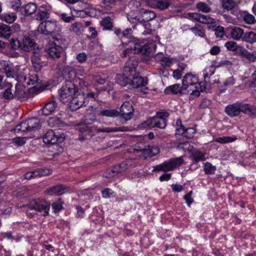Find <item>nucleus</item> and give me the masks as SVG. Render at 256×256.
Masks as SVG:
<instances>
[{
    "label": "nucleus",
    "mask_w": 256,
    "mask_h": 256,
    "mask_svg": "<svg viewBox=\"0 0 256 256\" xmlns=\"http://www.w3.org/2000/svg\"><path fill=\"white\" fill-rule=\"evenodd\" d=\"M196 132V129L194 128H185L183 126H181L180 128L176 129V133L178 134H182L186 138H191L194 136Z\"/></svg>",
    "instance_id": "aec40b11"
},
{
    "label": "nucleus",
    "mask_w": 256,
    "mask_h": 256,
    "mask_svg": "<svg viewBox=\"0 0 256 256\" xmlns=\"http://www.w3.org/2000/svg\"><path fill=\"white\" fill-rule=\"evenodd\" d=\"M142 152V156L144 158H151L158 154L160 152V149L157 146L148 145L142 149L139 150Z\"/></svg>",
    "instance_id": "ddd939ff"
},
{
    "label": "nucleus",
    "mask_w": 256,
    "mask_h": 256,
    "mask_svg": "<svg viewBox=\"0 0 256 256\" xmlns=\"http://www.w3.org/2000/svg\"><path fill=\"white\" fill-rule=\"evenodd\" d=\"M4 73L7 78H14L18 82L19 79L22 77V75L18 74V68L16 67L14 68L10 66Z\"/></svg>",
    "instance_id": "7c9ffc66"
},
{
    "label": "nucleus",
    "mask_w": 256,
    "mask_h": 256,
    "mask_svg": "<svg viewBox=\"0 0 256 256\" xmlns=\"http://www.w3.org/2000/svg\"><path fill=\"white\" fill-rule=\"evenodd\" d=\"M70 12L72 14H74V18L76 16L85 18L88 15L87 12L83 10H76L74 8H70Z\"/></svg>",
    "instance_id": "bf43d9fd"
},
{
    "label": "nucleus",
    "mask_w": 256,
    "mask_h": 256,
    "mask_svg": "<svg viewBox=\"0 0 256 256\" xmlns=\"http://www.w3.org/2000/svg\"><path fill=\"white\" fill-rule=\"evenodd\" d=\"M10 45L13 50L20 49L22 50V42L18 40L12 39L10 42Z\"/></svg>",
    "instance_id": "774afa93"
},
{
    "label": "nucleus",
    "mask_w": 256,
    "mask_h": 256,
    "mask_svg": "<svg viewBox=\"0 0 256 256\" xmlns=\"http://www.w3.org/2000/svg\"><path fill=\"white\" fill-rule=\"evenodd\" d=\"M124 171V170L122 168V163H120L119 164L114 166L110 170L108 171V172L109 173L110 176H114Z\"/></svg>",
    "instance_id": "603ef678"
},
{
    "label": "nucleus",
    "mask_w": 256,
    "mask_h": 256,
    "mask_svg": "<svg viewBox=\"0 0 256 256\" xmlns=\"http://www.w3.org/2000/svg\"><path fill=\"white\" fill-rule=\"evenodd\" d=\"M52 170L49 168H42L35 170L36 177H41L50 174Z\"/></svg>",
    "instance_id": "13d9d810"
},
{
    "label": "nucleus",
    "mask_w": 256,
    "mask_h": 256,
    "mask_svg": "<svg viewBox=\"0 0 256 256\" xmlns=\"http://www.w3.org/2000/svg\"><path fill=\"white\" fill-rule=\"evenodd\" d=\"M241 111L242 113L250 116H256V106L241 102Z\"/></svg>",
    "instance_id": "6ab92c4d"
},
{
    "label": "nucleus",
    "mask_w": 256,
    "mask_h": 256,
    "mask_svg": "<svg viewBox=\"0 0 256 256\" xmlns=\"http://www.w3.org/2000/svg\"><path fill=\"white\" fill-rule=\"evenodd\" d=\"M243 39L250 44L256 42V33L253 32H249L244 34Z\"/></svg>",
    "instance_id": "49530a36"
},
{
    "label": "nucleus",
    "mask_w": 256,
    "mask_h": 256,
    "mask_svg": "<svg viewBox=\"0 0 256 256\" xmlns=\"http://www.w3.org/2000/svg\"><path fill=\"white\" fill-rule=\"evenodd\" d=\"M14 131L16 133L29 132L26 120L24 121L17 125L14 128Z\"/></svg>",
    "instance_id": "864d4df0"
},
{
    "label": "nucleus",
    "mask_w": 256,
    "mask_h": 256,
    "mask_svg": "<svg viewBox=\"0 0 256 256\" xmlns=\"http://www.w3.org/2000/svg\"><path fill=\"white\" fill-rule=\"evenodd\" d=\"M20 208L22 210L26 211L27 214H28V210L29 208L40 212L44 216H46L48 214L50 210V203L44 199H34L31 200L28 204L22 206Z\"/></svg>",
    "instance_id": "39448f33"
},
{
    "label": "nucleus",
    "mask_w": 256,
    "mask_h": 256,
    "mask_svg": "<svg viewBox=\"0 0 256 256\" xmlns=\"http://www.w3.org/2000/svg\"><path fill=\"white\" fill-rule=\"evenodd\" d=\"M38 76L36 74H30L28 77L22 75V77L19 79V82L24 85H34L38 82Z\"/></svg>",
    "instance_id": "a211bd4d"
},
{
    "label": "nucleus",
    "mask_w": 256,
    "mask_h": 256,
    "mask_svg": "<svg viewBox=\"0 0 256 256\" xmlns=\"http://www.w3.org/2000/svg\"><path fill=\"white\" fill-rule=\"evenodd\" d=\"M183 89L186 90L191 96H198L200 92L206 90L204 83L199 82L196 75L192 73L186 74L182 80Z\"/></svg>",
    "instance_id": "f257e3e1"
},
{
    "label": "nucleus",
    "mask_w": 256,
    "mask_h": 256,
    "mask_svg": "<svg viewBox=\"0 0 256 256\" xmlns=\"http://www.w3.org/2000/svg\"><path fill=\"white\" fill-rule=\"evenodd\" d=\"M49 16L50 14L47 11L42 10H38L36 16V19L42 20L45 18H48L49 17Z\"/></svg>",
    "instance_id": "338daca9"
},
{
    "label": "nucleus",
    "mask_w": 256,
    "mask_h": 256,
    "mask_svg": "<svg viewBox=\"0 0 256 256\" xmlns=\"http://www.w3.org/2000/svg\"><path fill=\"white\" fill-rule=\"evenodd\" d=\"M24 85L22 84H16V90L14 94V96L18 99H22L28 97V90L24 86Z\"/></svg>",
    "instance_id": "b1692460"
},
{
    "label": "nucleus",
    "mask_w": 256,
    "mask_h": 256,
    "mask_svg": "<svg viewBox=\"0 0 256 256\" xmlns=\"http://www.w3.org/2000/svg\"><path fill=\"white\" fill-rule=\"evenodd\" d=\"M139 128H153L154 125L152 123V117L148 118L146 120L142 122L139 125Z\"/></svg>",
    "instance_id": "0e129e2a"
},
{
    "label": "nucleus",
    "mask_w": 256,
    "mask_h": 256,
    "mask_svg": "<svg viewBox=\"0 0 256 256\" xmlns=\"http://www.w3.org/2000/svg\"><path fill=\"white\" fill-rule=\"evenodd\" d=\"M101 24L106 30H110L112 27V23L110 17L104 18L101 22Z\"/></svg>",
    "instance_id": "69168bd1"
},
{
    "label": "nucleus",
    "mask_w": 256,
    "mask_h": 256,
    "mask_svg": "<svg viewBox=\"0 0 256 256\" xmlns=\"http://www.w3.org/2000/svg\"><path fill=\"white\" fill-rule=\"evenodd\" d=\"M114 75H108L102 74L101 75H95L94 76V80L95 82L99 84H104L106 83L108 90L112 88L114 85L113 76Z\"/></svg>",
    "instance_id": "9d476101"
},
{
    "label": "nucleus",
    "mask_w": 256,
    "mask_h": 256,
    "mask_svg": "<svg viewBox=\"0 0 256 256\" xmlns=\"http://www.w3.org/2000/svg\"><path fill=\"white\" fill-rule=\"evenodd\" d=\"M224 112L230 117L238 116L241 113V102L230 104L225 107Z\"/></svg>",
    "instance_id": "f8f14e48"
},
{
    "label": "nucleus",
    "mask_w": 256,
    "mask_h": 256,
    "mask_svg": "<svg viewBox=\"0 0 256 256\" xmlns=\"http://www.w3.org/2000/svg\"><path fill=\"white\" fill-rule=\"evenodd\" d=\"M224 46L228 50L236 52L238 54V51L240 48H242V46H238L236 42H228L225 43Z\"/></svg>",
    "instance_id": "8fccbe9b"
},
{
    "label": "nucleus",
    "mask_w": 256,
    "mask_h": 256,
    "mask_svg": "<svg viewBox=\"0 0 256 256\" xmlns=\"http://www.w3.org/2000/svg\"><path fill=\"white\" fill-rule=\"evenodd\" d=\"M37 6L34 3H28L22 8V12L26 16H30L36 12Z\"/></svg>",
    "instance_id": "2f4dec72"
},
{
    "label": "nucleus",
    "mask_w": 256,
    "mask_h": 256,
    "mask_svg": "<svg viewBox=\"0 0 256 256\" xmlns=\"http://www.w3.org/2000/svg\"><path fill=\"white\" fill-rule=\"evenodd\" d=\"M62 51V46L56 42H50L48 46L46 49L47 54L53 59L58 58Z\"/></svg>",
    "instance_id": "9b49d317"
},
{
    "label": "nucleus",
    "mask_w": 256,
    "mask_h": 256,
    "mask_svg": "<svg viewBox=\"0 0 256 256\" xmlns=\"http://www.w3.org/2000/svg\"><path fill=\"white\" fill-rule=\"evenodd\" d=\"M196 7L199 12L204 13H208L211 10L210 8L207 4L202 2H198Z\"/></svg>",
    "instance_id": "c03bdc74"
},
{
    "label": "nucleus",
    "mask_w": 256,
    "mask_h": 256,
    "mask_svg": "<svg viewBox=\"0 0 256 256\" xmlns=\"http://www.w3.org/2000/svg\"><path fill=\"white\" fill-rule=\"evenodd\" d=\"M64 188L62 185H56L50 188L46 192L49 195L60 196L64 193Z\"/></svg>",
    "instance_id": "cd10ccee"
},
{
    "label": "nucleus",
    "mask_w": 256,
    "mask_h": 256,
    "mask_svg": "<svg viewBox=\"0 0 256 256\" xmlns=\"http://www.w3.org/2000/svg\"><path fill=\"white\" fill-rule=\"evenodd\" d=\"M56 107L55 101H50L46 104L42 109V114L45 116H48L53 112Z\"/></svg>",
    "instance_id": "c85d7f7f"
},
{
    "label": "nucleus",
    "mask_w": 256,
    "mask_h": 256,
    "mask_svg": "<svg viewBox=\"0 0 256 256\" xmlns=\"http://www.w3.org/2000/svg\"><path fill=\"white\" fill-rule=\"evenodd\" d=\"M12 85L10 84H8V88L3 92L2 96L4 98L10 100L14 97V94L12 92Z\"/></svg>",
    "instance_id": "680f3d73"
},
{
    "label": "nucleus",
    "mask_w": 256,
    "mask_h": 256,
    "mask_svg": "<svg viewBox=\"0 0 256 256\" xmlns=\"http://www.w3.org/2000/svg\"><path fill=\"white\" fill-rule=\"evenodd\" d=\"M136 166V162L133 159H127L122 162V168H123L124 170L130 168L135 167Z\"/></svg>",
    "instance_id": "5fc2aeb1"
},
{
    "label": "nucleus",
    "mask_w": 256,
    "mask_h": 256,
    "mask_svg": "<svg viewBox=\"0 0 256 256\" xmlns=\"http://www.w3.org/2000/svg\"><path fill=\"white\" fill-rule=\"evenodd\" d=\"M204 170L206 174H214L216 167L210 162H206L204 164Z\"/></svg>",
    "instance_id": "3c124183"
},
{
    "label": "nucleus",
    "mask_w": 256,
    "mask_h": 256,
    "mask_svg": "<svg viewBox=\"0 0 256 256\" xmlns=\"http://www.w3.org/2000/svg\"><path fill=\"white\" fill-rule=\"evenodd\" d=\"M133 111L132 104L128 102H125L120 106L119 112L124 119L128 120L132 118Z\"/></svg>",
    "instance_id": "2eb2a0df"
},
{
    "label": "nucleus",
    "mask_w": 256,
    "mask_h": 256,
    "mask_svg": "<svg viewBox=\"0 0 256 256\" xmlns=\"http://www.w3.org/2000/svg\"><path fill=\"white\" fill-rule=\"evenodd\" d=\"M140 4L139 2L136 0H132L130 1L128 3V6L131 10V12L128 14H130L132 17H134L132 13L134 12H140Z\"/></svg>",
    "instance_id": "58836bf2"
},
{
    "label": "nucleus",
    "mask_w": 256,
    "mask_h": 256,
    "mask_svg": "<svg viewBox=\"0 0 256 256\" xmlns=\"http://www.w3.org/2000/svg\"><path fill=\"white\" fill-rule=\"evenodd\" d=\"M184 90L182 88V86H180V84H174L166 88L164 92L166 94H180Z\"/></svg>",
    "instance_id": "5701e85b"
},
{
    "label": "nucleus",
    "mask_w": 256,
    "mask_h": 256,
    "mask_svg": "<svg viewBox=\"0 0 256 256\" xmlns=\"http://www.w3.org/2000/svg\"><path fill=\"white\" fill-rule=\"evenodd\" d=\"M222 4L224 9L231 10L236 6V2L233 0H222Z\"/></svg>",
    "instance_id": "a18cd8bd"
},
{
    "label": "nucleus",
    "mask_w": 256,
    "mask_h": 256,
    "mask_svg": "<svg viewBox=\"0 0 256 256\" xmlns=\"http://www.w3.org/2000/svg\"><path fill=\"white\" fill-rule=\"evenodd\" d=\"M194 158L196 162L204 161L206 159V154L204 152L200 151H196L193 154Z\"/></svg>",
    "instance_id": "4d7b16f0"
},
{
    "label": "nucleus",
    "mask_w": 256,
    "mask_h": 256,
    "mask_svg": "<svg viewBox=\"0 0 256 256\" xmlns=\"http://www.w3.org/2000/svg\"><path fill=\"white\" fill-rule=\"evenodd\" d=\"M201 16L202 14L198 12H188L186 14V18L192 22L200 23Z\"/></svg>",
    "instance_id": "de8ad7c7"
},
{
    "label": "nucleus",
    "mask_w": 256,
    "mask_h": 256,
    "mask_svg": "<svg viewBox=\"0 0 256 256\" xmlns=\"http://www.w3.org/2000/svg\"><path fill=\"white\" fill-rule=\"evenodd\" d=\"M215 22V20L210 16L202 14L200 23L208 24H214Z\"/></svg>",
    "instance_id": "e2e57ef3"
},
{
    "label": "nucleus",
    "mask_w": 256,
    "mask_h": 256,
    "mask_svg": "<svg viewBox=\"0 0 256 256\" xmlns=\"http://www.w3.org/2000/svg\"><path fill=\"white\" fill-rule=\"evenodd\" d=\"M128 130V128L123 127H116V128H111V127H106L103 128H98L96 130V131L98 132H126Z\"/></svg>",
    "instance_id": "4c0bfd02"
},
{
    "label": "nucleus",
    "mask_w": 256,
    "mask_h": 256,
    "mask_svg": "<svg viewBox=\"0 0 256 256\" xmlns=\"http://www.w3.org/2000/svg\"><path fill=\"white\" fill-rule=\"evenodd\" d=\"M129 80V84L134 88L142 87L143 86H146L148 83L147 80L144 79V78L139 76H135V72L132 76H130Z\"/></svg>",
    "instance_id": "dca6fc26"
},
{
    "label": "nucleus",
    "mask_w": 256,
    "mask_h": 256,
    "mask_svg": "<svg viewBox=\"0 0 256 256\" xmlns=\"http://www.w3.org/2000/svg\"><path fill=\"white\" fill-rule=\"evenodd\" d=\"M138 46V49L142 54L151 57L154 55L156 44L154 40H150L143 45Z\"/></svg>",
    "instance_id": "1a4fd4ad"
},
{
    "label": "nucleus",
    "mask_w": 256,
    "mask_h": 256,
    "mask_svg": "<svg viewBox=\"0 0 256 256\" xmlns=\"http://www.w3.org/2000/svg\"><path fill=\"white\" fill-rule=\"evenodd\" d=\"M186 64H180L178 68L174 70L172 76L176 80H180L182 78V75L184 73V70L186 68Z\"/></svg>",
    "instance_id": "a19ab883"
},
{
    "label": "nucleus",
    "mask_w": 256,
    "mask_h": 256,
    "mask_svg": "<svg viewBox=\"0 0 256 256\" xmlns=\"http://www.w3.org/2000/svg\"><path fill=\"white\" fill-rule=\"evenodd\" d=\"M32 56V66L36 72L40 70L42 68L46 65V62L41 61L40 54L36 52H33Z\"/></svg>",
    "instance_id": "412c9836"
},
{
    "label": "nucleus",
    "mask_w": 256,
    "mask_h": 256,
    "mask_svg": "<svg viewBox=\"0 0 256 256\" xmlns=\"http://www.w3.org/2000/svg\"><path fill=\"white\" fill-rule=\"evenodd\" d=\"M230 34L231 37L236 40H240L244 34V30L238 26L233 27L230 30Z\"/></svg>",
    "instance_id": "bb28decb"
},
{
    "label": "nucleus",
    "mask_w": 256,
    "mask_h": 256,
    "mask_svg": "<svg viewBox=\"0 0 256 256\" xmlns=\"http://www.w3.org/2000/svg\"><path fill=\"white\" fill-rule=\"evenodd\" d=\"M254 52H250L242 47L238 51V56L242 60H248L250 62H254Z\"/></svg>",
    "instance_id": "4be33fe9"
},
{
    "label": "nucleus",
    "mask_w": 256,
    "mask_h": 256,
    "mask_svg": "<svg viewBox=\"0 0 256 256\" xmlns=\"http://www.w3.org/2000/svg\"><path fill=\"white\" fill-rule=\"evenodd\" d=\"M12 34V28L4 24L0 23V37L9 38Z\"/></svg>",
    "instance_id": "72a5a7b5"
},
{
    "label": "nucleus",
    "mask_w": 256,
    "mask_h": 256,
    "mask_svg": "<svg viewBox=\"0 0 256 256\" xmlns=\"http://www.w3.org/2000/svg\"><path fill=\"white\" fill-rule=\"evenodd\" d=\"M77 90L75 85L71 82H66L60 90V100L62 103H68L70 106V102L77 92Z\"/></svg>",
    "instance_id": "423d86ee"
},
{
    "label": "nucleus",
    "mask_w": 256,
    "mask_h": 256,
    "mask_svg": "<svg viewBox=\"0 0 256 256\" xmlns=\"http://www.w3.org/2000/svg\"><path fill=\"white\" fill-rule=\"evenodd\" d=\"M216 64L206 67L204 70V78L205 82H208L210 77L213 75L216 70Z\"/></svg>",
    "instance_id": "e433bc0d"
},
{
    "label": "nucleus",
    "mask_w": 256,
    "mask_h": 256,
    "mask_svg": "<svg viewBox=\"0 0 256 256\" xmlns=\"http://www.w3.org/2000/svg\"><path fill=\"white\" fill-rule=\"evenodd\" d=\"M156 6L154 8H157L160 10H164L168 8L172 4V0H157Z\"/></svg>",
    "instance_id": "f704fd0d"
},
{
    "label": "nucleus",
    "mask_w": 256,
    "mask_h": 256,
    "mask_svg": "<svg viewBox=\"0 0 256 256\" xmlns=\"http://www.w3.org/2000/svg\"><path fill=\"white\" fill-rule=\"evenodd\" d=\"M29 132H32L40 128L39 119L31 118L26 120Z\"/></svg>",
    "instance_id": "c756f323"
},
{
    "label": "nucleus",
    "mask_w": 256,
    "mask_h": 256,
    "mask_svg": "<svg viewBox=\"0 0 256 256\" xmlns=\"http://www.w3.org/2000/svg\"><path fill=\"white\" fill-rule=\"evenodd\" d=\"M252 80H248L246 82V85L252 94L256 98V70L252 74Z\"/></svg>",
    "instance_id": "a878e982"
},
{
    "label": "nucleus",
    "mask_w": 256,
    "mask_h": 256,
    "mask_svg": "<svg viewBox=\"0 0 256 256\" xmlns=\"http://www.w3.org/2000/svg\"><path fill=\"white\" fill-rule=\"evenodd\" d=\"M38 31L46 35L58 32L61 30L60 25L54 20L42 22L38 26Z\"/></svg>",
    "instance_id": "6e6552de"
},
{
    "label": "nucleus",
    "mask_w": 256,
    "mask_h": 256,
    "mask_svg": "<svg viewBox=\"0 0 256 256\" xmlns=\"http://www.w3.org/2000/svg\"><path fill=\"white\" fill-rule=\"evenodd\" d=\"M154 128H164L166 126V120L160 118L158 117H152Z\"/></svg>",
    "instance_id": "79ce46f5"
},
{
    "label": "nucleus",
    "mask_w": 256,
    "mask_h": 256,
    "mask_svg": "<svg viewBox=\"0 0 256 256\" xmlns=\"http://www.w3.org/2000/svg\"><path fill=\"white\" fill-rule=\"evenodd\" d=\"M22 50L26 52H30V50H34L36 44L33 39L29 36H24L22 42Z\"/></svg>",
    "instance_id": "f3484780"
},
{
    "label": "nucleus",
    "mask_w": 256,
    "mask_h": 256,
    "mask_svg": "<svg viewBox=\"0 0 256 256\" xmlns=\"http://www.w3.org/2000/svg\"><path fill=\"white\" fill-rule=\"evenodd\" d=\"M189 30L197 36L200 38H204L205 36V30L201 25L196 24L192 27H191Z\"/></svg>",
    "instance_id": "473e14b6"
},
{
    "label": "nucleus",
    "mask_w": 256,
    "mask_h": 256,
    "mask_svg": "<svg viewBox=\"0 0 256 256\" xmlns=\"http://www.w3.org/2000/svg\"><path fill=\"white\" fill-rule=\"evenodd\" d=\"M17 18L16 12H7L0 14V20L8 24L13 23Z\"/></svg>",
    "instance_id": "393cba45"
},
{
    "label": "nucleus",
    "mask_w": 256,
    "mask_h": 256,
    "mask_svg": "<svg viewBox=\"0 0 256 256\" xmlns=\"http://www.w3.org/2000/svg\"><path fill=\"white\" fill-rule=\"evenodd\" d=\"M96 98V94L94 92L80 93L77 90V92L70 102L69 107L72 110H76L86 106L90 101L94 100Z\"/></svg>",
    "instance_id": "20e7f679"
},
{
    "label": "nucleus",
    "mask_w": 256,
    "mask_h": 256,
    "mask_svg": "<svg viewBox=\"0 0 256 256\" xmlns=\"http://www.w3.org/2000/svg\"><path fill=\"white\" fill-rule=\"evenodd\" d=\"M160 62L163 67H170L173 64L172 60L168 56H163L160 59Z\"/></svg>",
    "instance_id": "052dcab7"
},
{
    "label": "nucleus",
    "mask_w": 256,
    "mask_h": 256,
    "mask_svg": "<svg viewBox=\"0 0 256 256\" xmlns=\"http://www.w3.org/2000/svg\"><path fill=\"white\" fill-rule=\"evenodd\" d=\"M237 139V137L235 136H223L222 137L216 138L214 140L220 144H225L234 142Z\"/></svg>",
    "instance_id": "c9c22d12"
},
{
    "label": "nucleus",
    "mask_w": 256,
    "mask_h": 256,
    "mask_svg": "<svg viewBox=\"0 0 256 256\" xmlns=\"http://www.w3.org/2000/svg\"><path fill=\"white\" fill-rule=\"evenodd\" d=\"M138 66V61L132 57L126 62L124 68L123 74H116L113 76L114 84L117 83L122 86H125L129 84L130 76H132L136 72V69Z\"/></svg>",
    "instance_id": "7ed1b4c3"
},
{
    "label": "nucleus",
    "mask_w": 256,
    "mask_h": 256,
    "mask_svg": "<svg viewBox=\"0 0 256 256\" xmlns=\"http://www.w3.org/2000/svg\"><path fill=\"white\" fill-rule=\"evenodd\" d=\"M48 124L50 126L62 127L65 126L64 122L59 118H50L48 120Z\"/></svg>",
    "instance_id": "37998d69"
},
{
    "label": "nucleus",
    "mask_w": 256,
    "mask_h": 256,
    "mask_svg": "<svg viewBox=\"0 0 256 256\" xmlns=\"http://www.w3.org/2000/svg\"><path fill=\"white\" fill-rule=\"evenodd\" d=\"M82 24L80 22H76L71 24L70 28V30L79 35L82 32Z\"/></svg>",
    "instance_id": "09e8293b"
},
{
    "label": "nucleus",
    "mask_w": 256,
    "mask_h": 256,
    "mask_svg": "<svg viewBox=\"0 0 256 256\" xmlns=\"http://www.w3.org/2000/svg\"><path fill=\"white\" fill-rule=\"evenodd\" d=\"M184 160L182 156L172 158L154 166L152 172L172 171L180 166Z\"/></svg>",
    "instance_id": "0eeeda50"
},
{
    "label": "nucleus",
    "mask_w": 256,
    "mask_h": 256,
    "mask_svg": "<svg viewBox=\"0 0 256 256\" xmlns=\"http://www.w3.org/2000/svg\"><path fill=\"white\" fill-rule=\"evenodd\" d=\"M62 136L58 137L52 130H50L45 134L43 138V141L46 144H53L57 142H61L62 141Z\"/></svg>",
    "instance_id": "4468645a"
},
{
    "label": "nucleus",
    "mask_w": 256,
    "mask_h": 256,
    "mask_svg": "<svg viewBox=\"0 0 256 256\" xmlns=\"http://www.w3.org/2000/svg\"><path fill=\"white\" fill-rule=\"evenodd\" d=\"M119 114V112L114 109L103 110L100 112V115L106 117H116Z\"/></svg>",
    "instance_id": "ea45409f"
},
{
    "label": "nucleus",
    "mask_w": 256,
    "mask_h": 256,
    "mask_svg": "<svg viewBox=\"0 0 256 256\" xmlns=\"http://www.w3.org/2000/svg\"><path fill=\"white\" fill-rule=\"evenodd\" d=\"M156 16V14L154 12L144 10L142 14V20L136 16L132 17L130 14L128 15L127 18L130 22L135 24L132 26L134 29L138 28L141 30L144 29L142 33L144 35H147L150 34L152 30L150 28V24L146 22L154 20Z\"/></svg>",
    "instance_id": "f03ea898"
},
{
    "label": "nucleus",
    "mask_w": 256,
    "mask_h": 256,
    "mask_svg": "<svg viewBox=\"0 0 256 256\" xmlns=\"http://www.w3.org/2000/svg\"><path fill=\"white\" fill-rule=\"evenodd\" d=\"M242 16L244 21L246 24H252L255 23L256 22L254 16L252 14L247 13L246 12H244Z\"/></svg>",
    "instance_id": "6e6d98bb"
}]
</instances>
